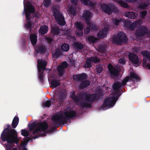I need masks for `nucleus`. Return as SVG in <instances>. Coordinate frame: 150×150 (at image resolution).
I'll list each match as a JSON object with an SVG mask.
<instances>
[{"mask_svg":"<svg viewBox=\"0 0 150 150\" xmlns=\"http://www.w3.org/2000/svg\"><path fill=\"white\" fill-rule=\"evenodd\" d=\"M21 134L23 136H26L28 135L29 134V132L25 130H22L21 131Z\"/></svg>","mask_w":150,"mask_h":150,"instance_id":"obj_37","label":"nucleus"},{"mask_svg":"<svg viewBox=\"0 0 150 150\" xmlns=\"http://www.w3.org/2000/svg\"><path fill=\"white\" fill-rule=\"evenodd\" d=\"M82 3L85 5H92V4L90 2H88L87 0H80Z\"/></svg>","mask_w":150,"mask_h":150,"instance_id":"obj_40","label":"nucleus"},{"mask_svg":"<svg viewBox=\"0 0 150 150\" xmlns=\"http://www.w3.org/2000/svg\"><path fill=\"white\" fill-rule=\"evenodd\" d=\"M97 94H98V96H99V95H100L101 94L100 93V92L99 91V93H98Z\"/></svg>","mask_w":150,"mask_h":150,"instance_id":"obj_53","label":"nucleus"},{"mask_svg":"<svg viewBox=\"0 0 150 150\" xmlns=\"http://www.w3.org/2000/svg\"><path fill=\"white\" fill-rule=\"evenodd\" d=\"M44 4L45 7H47L50 3V0H44Z\"/></svg>","mask_w":150,"mask_h":150,"instance_id":"obj_42","label":"nucleus"},{"mask_svg":"<svg viewBox=\"0 0 150 150\" xmlns=\"http://www.w3.org/2000/svg\"><path fill=\"white\" fill-rule=\"evenodd\" d=\"M127 39L124 34L122 32H119L117 36H114L112 39V42L114 44H121L126 43Z\"/></svg>","mask_w":150,"mask_h":150,"instance_id":"obj_8","label":"nucleus"},{"mask_svg":"<svg viewBox=\"0 0 150 150\" xmlns=\"http://www.w3.org/2000/svg\"><path fill=\"white\" fill-rule=\"evenodd\" d=\"M59 85V82L55 80L52 81L50 84V86L53 88H55Z\"/></svg>","mask_w":150,"mask_h":150,"instance_id":"obj_32","label":"nucleus"},{"mask_svg":"<svg viewBox=\"0 0 150 150\" xmlns=\"http://www.w3.org/2000/svg\"><path fill=\"white\" fill-rule=\"evenodd\" d=\"M125 16L128 18L134 19L137 16V14H134L133 12H127L125 14Z\"/></svg>","mask_w":150,"mask_h":150,"instance_id":"obj_23","label":"nucleus"},{"mask_svg":"<svg viewBox=\"0 0 150 150\" xmlns=\"http://www.w3.org/2000/svg\"><path fill=\"white\" fill-rule=\"evenodd\" d=\"M39 136H38V137H34V139H36V138H37Z\"/></svg>","mask_w":150,"mask_h":150,"instance_id":"obj_54","label":"nucleus"},{"mask_svg":"<svg viewBox=\"0 0 150 150\" xmlns=\"http://www.w3.org/2000/svg\"><path fill=\"white\" fill-rule=\"evenodd\" d=\"M146 11H144L140 13L141 17L142 18L144 17L146 15Z\"/></svg>","mask_w":150,"mask_h":150,"instance_id":"obj_45","label":"nucleus"},{"mask_svg":"<svg viewBox=\"0 0 150 150\" xmlns=\"http://www.w3.org/2000/svg\"><path fill=\"white\" fill-rule=\"evenodd\" d=\"M139 79V76L135 73L134 72L131 73L130 77H127L123 81L122 83L119 82H115L113 85V88L115 90H117L120 88L122 86L126 84V83L128 81H130L133 79L137 80Z\"/></svg>","mask_w":150,"mask_h":150,"instance_id":"obj_6","label":"nucleus"},{"mask_svg":"<svg viewBox=\"0 0 150 150\" xmlns=\"http://www.w3.org/2000/svg\"><path fill=\"white\" fill-rule=\"evenodd\" d=\"M68 10L69 12V13L71 14H74V13H73L74 10L72 7L70 6H68Z\"/></svg>","mask_w":150,"mask_h":150,"instance_id":"obj_44","label":"nucleus"},{"mask_svg":"<svg viewBox=\"0 0 150 150\" xmlns=\"http://www.w3.org/2000/svg\"><path fill=\"white\" fill-rule=\"evenodd\" d=\"M100 52H102V54H101L103 55V56H105V50H100Z\"/></svg>","mask_w":150,"mask_h":150,"instance_id":"obj_49","label":"nucleus"},{"mask_svg":"<svg viewBox=\"0 0 150 150\" xmlns=\"http://www.w3.org/2000/svg\"><path fill=\"white\" fill-rule=\"evenodd\" d=\"M90 82L88 81H86L82 82L80 84V87L81 88H84L89 85Z\"/></svg>","mask_w":150,"mask_h":150,"instance_id":"obj_30","label":"nucleus"},{"mask_svg":"<svg viewBox=\"0 0 150 150\" xmlns=\"http://www.w3.org/2000/svg\"><path fill=\"white\" fill-rule=\"evenodd\" d=\"M102 10L105 12L110 14L112 11V9L109 6L105 4H102L101 6Z\"/></svg>","mask_w":150,"mask_h":150,"instance_id":"obj_21","label":"nucleus"},{"mask_svg":"<svg viewBox=\"0 0 150 150\" xmlns=\"http://www.w3.org/2000/svg\"><path fill=\"white\" fill-rule=\"evenodd\" d=\"M59 53L60 50H59V51L56 52L53 54V56L54 58H57L59 57Z\"/></svg>","mask_w":150,"mask_h":150,"instance_id":"obj_41","label":"nucleus"},{"mask_svg":"<svg viewBox=\"0 0 150 150\" xmlns=\"http://www.w3.org/2000/svg\"><path fill=\"white\" fill-rule=\"evenodd\" d=\"M127 2L129 3H134L137 0H125Z\"/></svg>","mask_w":150,"mask_h":150,"instance_id":"obj_48","label":"nucleus"},{"mask_svg":"<svg viewBox=\"0 0 150 150\" xmlns=\"http://www.w3.org/2000/svg\"><path fill=\"white\" fill-rule=\"evenodd\" d=\"M108 29L107 28H104L102 30L100 31L98 34V36L99 38H102L106 36Z\"/></svg>","mask_w":150,"mask_h":150,"instance_id":"obj_19","label":"nucleus"},{"mask_svg":"<svg viewBox=\"0 0 150 150\" xmlns=\"http://www.w3.org/2000/svg\"><path fill=\"white\" fill-rule=\"evenodd\" d=\"M118 67L117 65L116 67V68H117V69H116L111 64H109L108 66L109 71L111 74L114 76V78H116L119 76V72L120 70Z\"/></svg>","mask_w":150,"mask_h":150,"instance_id":"obj_13","label":"nucleus"},{"mask_svg":"<svg viewBox=\"0 0 150 150\" xmlns=\"http://www.w3.org/2000/svg\"><path fill=\"white\" fill-rule=\"evenodd\" d=\"M149 1L145 2L142 5H139L138 6V7L141 8L145 9L149 5Z\"/></svg>","mask_w":150,"mask_h":150,"instance_id":"obj_33","label":"nucleus"},{"mask_svg":"<svg viewBox=\"0 0 150 150\" xmlns=\"http://www.w3.org/2000/svg\"><path fill=\"white\" fill-rule=\"evenodd\" d=\"M28 127L30 130L34 129L33 133L37 134L39 136H44L48 132L47 131L48 125L45 122L38 123L37 124L33 123L29 125Z\"/></svg>","mask_w":150,"mask_h":150,"instance_id":"obj_3","label":"nucleus"},{"mask_svg":"<svg viewBox=\"0 0 150 150\" xmlns=\"http://www.w3.org/2000/svg\"><path fill=\"white\" fill-rule=\"evenodd\" d=\"M35 50L38 52H40L43 54L45 51V47L43 45H41L40 47H37L35 48Z\"/></svg>","mask_w":150,"mask_h":150,"instance_id":"obj_24","label":"nucleus"},{"mask_svg":"<svg viewBox=\"0 0 150 150\" xmlns=\"http://www.w3.org/2000/svg\"><path fill=\"white\" fill-rule=\"evenodd\" d=\"M74 46L78 50H81L83 47V45H82L77 42L75 43Z\"/></svg>","mask_w":150,"mask_h":150,"instance_id":"obj_35","label":"nucleus"},{"mask_svg":"<svg viewBox=\"0 0 150 150\" xmlns=\"http://www.w3.org/2000/svg\"><path fill=\"white\" fill-rule=\"evenodd\" d=\"M139 33L137 32L136 35L138 36H144L145 35H148V33L147 32V30L146 28L145 27H143L141 28V30H139Z\"/></svg>","mask_w":150,"mask_h":150,"instance_id":"obj_20","label":"nucleus"},{"mask_svg":"<svg viewBox=\"0 0 150 150\" xmlns=\"http://www.w3.org/2000/svg\"><path fill=\"white\" fill-rule=\"evenodd\" d=\"M47 41L49 42H51L52 41V39L50 38H47Z\"/></svg>","mask_w":150,"mask_h":150,"instance_id":"obj_50","label":"nucleus"},{"mask_svg":"<svg viewBox=\"0 0 150 150\" xmlns=\"http://www.w3.org/2000/svg\"><path fill=\"white\" fill-rule=\"evenodd\" d=\"M69 49V47L68 45L66 44H63L61 46V49L63 51L67 52Z\"/></svg>","mask_w":150,"mask_h":150,"instance_id":"obj_31","label":"nucleus"},{"mask_svg":"<svg viewBox=\"0 0 150 150\" xmlns=\"http://www.w3.org/2000/svg\"><path fill=\"white\" fill-rule=\"evenodd\" d=\"M142 23V21L139 20L133 23L130 26V29L132 30L135 27H138Z\"/></svg>","mask_w":150,"mask_h":150,"instance_id":"obj_26","label":"nucleus"},{"mask_svg":"<svg viewBox=\"0 0 150 150\" xmlns=\"http://www.w3.org/2000/svg\"><path fill=\"white\" fill-rule=\"evenodd\" d=\"M119 63L122 64H124L125 63V60L123 58H121L119 59Z\"/></svg>","mask_w":150,"mask_h":150,"instance_id":"obj_46","label":"nucleus"},{"mask_svg":"<svg viewBox=\"0 0 150 150\" xmlns=\"http://www.w3.org/2000/svg\"><path fill=\"white\" fill-rule=\"evenodd\" d=\"M122 20L120 19V20H119L117 19L116 18H115L114 19L113 21L112 22L115 25H117L121 21H122Z\"/></svg>","mask_w":150,"mask_h":150,"instance_id":"obj_39","label":"nucleus"},{"mask_svg":"<svg viewBox=\"0 0 150 150\" xmlns=\"http://www.w3.org/2000/svg\"><path fill=\"white\" fill-rule=\"evenodd\" d=\"M90 31V29L88 27H87L86 29H85V32L86 33H88Z\"/></svg>","mask_w":150,"mask_h":150,"instance_id":"obj_47","label":"nucleus"},{"mask_svg":"<svg viewBox=\"0 0 150 150\" xmlns=\"http://www.w3.org/2000/svg\"><path fill=\"white\" fill-rule=\"evenodd\" d=\"M56 1H59L60 0H55Z\"/></svg>","mask_w":150,"mask_h":150,"instance_id":"obj_55","label":"nucleus"},{"mask_svg":"<svg viewBox=\"0 0 150 150\" xmlns=\"http://www.w3.org/2000/svg\"><path fill=\"white\" fill-rule=\"evenodd\" d=\"M75 25L77 28V30L76 31V34L78 36H82L83 34L82 31V30L83 29L82 23L79 22H77L75 23Z\"/></svg>","mask_w":150,"mask_h":150,"instance_id":"obj_16","label":"nucleus"},{"mask_svg":"<svg viewBox=\"0 0 150 150\" xmlns=\"http://www.w3.org/2000/svg\"><path fill=\"white\" fill-rule=\"evenodd\" d=\"M100 60L96 57H91L87 59L86 63L84 64L85 67H91V63L94 62L97 63L99 62Z\"/></svg>","mask_w":150,"mask_h":150,"instance_id":"obj_15","label":"nucleus"},{"mask_svg":"<svg viewBox=\"0 0 150 150\" xmlns=\"http://www.w3.org/2000/svg\"><path fill=\"white\" fill-rule=\"evenodd\" d=\"M23 142L21 143V146L23 147V148L25 147L26 145H27V143L29 141H22Z\"/></svg>","mask_w":150,"mask_h":150,"instance_id":"obj_43","label":"nucleus"},{"mask_svg":"<svg viewBox=\"0 0 150 150\" xmlns=\"http://www.w3.org/2000/svg\"><path fill=\"white\" fill-rule=\"evenodd\" d=\"M117 94H111L105 100L102 108L105 110L113 107L117 100Z\"/></svg>","mask_w":150,"mask_h":150,"instance_id":"obj_5","label":"nucleus"},{"mask_svg":"<svg viewBox=\"0 0 150 150\" xmlns=\"http://www.w3.org/2000/svg\"><path fill=\"white\" fill-rule=\"evenodd\" d=\"M70 96L74 101L77 102L78 105L81 107L88 106L89 104L96 98V95H83L77 98L75 96L74 92H71Z\"/></svg>","mask_w":150,"mask_h":150,"instance_id":"obj_1","label":"nucleus"},{"mask_svg":"<svg viewBox=\"0 0 150 150\" xmlns=\"http://www.w3.org/2000/svg\"><path fill=\"white\" fill-rule=\"evenodd\" d=\"M19 118L17 117H15L13 118L12 123V126L13 128H15L18 125Z\"/></svg>","mask_w":150,"mask_h":150,"instance_id":"obj_28","label":"nucleus"},{"mask_svg":"<svg viewBox=\"0 0 150 150\" xmlns=\"http://www.w3.org/2000/svg\"><path fill=\"white\" fill-rule=\"evenodd\" d=\"M48 30V27L46 25H43L40 27L39 33L40 34H44L47 33Z\"/></svg>","mask_w":150,"mask_h":150,"instance_id":"obj_22","label":"nucleus"},{"mask_svg":"<svg viewBox=\"0 0 150 150\" xmlns=\"http://www.w3.org/2000/svg\"><path fill=\"white\" fill-rule=\"evenodd\" d=\"M18 142L19 141H7V143H8L5 144V146L7 149V150H8V149L11 148V144L15 143L17 144L18 143ZM12 150H17V149L16 148H15L13 149Z\"/></svg>","mask_w":150,"mask_h":150,"instance_id":"obj_25","label":"nucleus"},{"mask_svg":"<svg viewBox=\"0 0 150 150\" xmlns=\"http://www.w3.org/2000/svg\"><path fill=\"white\" fill-rule=\"evenodd\" d=\"M141 53L144 56L143 60V65L150 69V52L144 51L141 52Z\"/></svg>","mask_w":150,"mask_h":150,"instance_id":"obj_10","label":"nucleus"},{"mask_svg":"<svg viewBox=\"0 0 150 150\" xmlns=\"http://www.w3.org/2000/svg\"><path fill=\"white\" fill-rule=\"evenodd\" d=\"M38 68L39 74V78L42 81L44 77L43 70L45 69L47 65V62L42 59L38 60Z\"/></svg>","mask_w":150,"mask_h":150,"instance_id":"obj_9","label":"nucleus"},{"mask_svg":"<svg viewBox=\"0 0 150 150\" xmlns=\"http://www.w3.org/2000/svg\"><path fill=\"white\" fill-rule=\"evenodd\" d=\"M87 40L89 42H94L96 41L97 39L93 36H91L88 37Z\"/></svg>","mask_w":150,"mask_h":150,"instance_id":"obj_34","label":"nucleus"},{"mask_svg":"<svg viewBox=\"0 0 150 150\" xmlns=\"http://www.w3.org/2000/svg\"><path fill=\"white\" fill-rule=\"evenodd\" d=\"M63 31V30H58L57 28H54L53 27H52L51 28L52 32L55 34H58L59 35H60V33H62Z\"/></svg>","mask_w":150,"mask_h":150,"instance_id":"obj_29","label":"nucleus"},{"mask_svg":"<svg viewBox=\"0 0 150 150\" xmlns=\"http://www.w3.org/2000/svg\"><path fill=\"white\" fill-rule=\"evenodd\" d=\"M53 16L58 23L60 25H64L65 24L64 18L61 13L57 11H54Z\"/></svg>","mask_w":150,"mask_h":150,"instance_id":"obj_11","label":"nucleus"},{"mask_svg":"<svg viewBox=\"0 0 150 150\" xmlns=\"http://www.w3.org/2000/svg\"><path fill=\"white\" fill-rule=\"evenodd\" d=\"M25 0L24 2V10L23 14H24L25 13L27 21L25 25V27L27 28H31L33 27L34 25L31 21L30 22V17L31 14L34 12L35 8L30 2H28L26 4Z\"/></svg>","mask_w":150,"mask_h":150,"instance_id":"obj_4","label":"nucleus"},{"mask_svg":"<svg viewBox=\"0 0 150 150\" xmlns=\"http://www.w3.org/2000/svg\"><path fill=\"white\" fill-rule=\"evenodd\" d=\"M37 36L35 34L31 35L30 36V40L33 45L35 46L37 42Z\"/></svg>","mask_w":150,"mask_h":150,"instance_id":"obj_27","label":"nucleus"},{"mask_svg":"<svg viewBox=\"0 0 150 150\" xmlns=\"http://www.w3.org/2000/svg\"><path fill=\"white\" fill-rule=\"evenodd\" d=\"M2 141H18L19 140L17 136V133L15 130H12L7 134L3 131L1 134Z\"/></svg>","mask_w":150,"mask_h":150,"instance_id":"obj_7","label":"nucleus"},{"mask_svg":"<svg viewBox=\"0 0 150 150\" xmlns=\"http://www.w3.org/2000/svg\"><path fill=\"white\" fill-rule=\"evenodd\" d=\"M96 73H100L103 70V68L101 65L97 66L96 67Z\"/></svg>","mask_w":150,"mask_h":150,"instance_id":"obj_36","label":"nucleus"},{"mask_svg":"<svg viewBox=\"0 0 150 150\" xmlns=\"http://www.w3.org/2000/svg\"><path fill=\"white\" fill-rule=\"evenodd\" d=\"M86 75L85 74H81L75 75L73 76V79L76 81H79L85 79L86 78Z\"/></svg>","mask_w":150,"mask_h":150,"instance_id":"obj_18","label":"nucleus"},{"mask_svg":"<svg viewBox=\"0 0 150 150\" xmlns=\"http://www.w3.org/2000/svg\"><path fill=\"white\" fill-rule=\"evenodd\" d=\"M75 112L68 107L63 111H61L57 113L53 117V119L57 123L64 122L67 118H70L74 117Z\"/></svg>","mask_w":150,"mask_h":150,"instance_id":"obj_2","label":"nucleus"},{"mask_svg":"<svg viewBox=\"0 0 150 150\" xmlns=\"http://www.w3.org/2000/svg\"><path fill=\"white\" fill-rule=\"evenodd\" d=\"M129 60L134 64L138 65L140 64V62L136 55L133 53H130L129 55Z\"/></svg>","mask_w":150,"mask_h":150,"instance_id":"obj_14","label":"nucleus"},{"mask_svg":"<svg viewBox=\"0 0 150 150\" xmlns=\"http://www.w3.org/2000/svg\"><path fill=\"white\" fill-rule=\"evenodd\" d=\"M71 1L73 3V4H76L77 2V0H71Z\"/></svg>","mask_w":150,"mask_h":150,"instance_id":"obj_51","label":"nucleus"},{"mask_svg":"<svg viewBox=\"0 0 150 150\" xmlns=\"http://www.w3.org/2000/svg\"><path fill=\"white\" fill-rule=\"evenodd\" d=\"M21 150H27V149L25 147H23Z\"/></svg>","mask_w":150,"mask_h":150,"instance_id":"obj_52","label":"nucleus"},{"mask_svg":"<svg viewBox=\"0 0 150 150\" xmlns=\"http://www.w3.org/2000/svg\"><path fill=\"white\" fill-rule=\"evenodd\" d=\"M67 64L66 62H64L62 63L61 65L59 66L57 68L58 75L59 76H62L64 73V69L67 67Z\"/></svg>","mask_w":150,"mask_h":150,"instance_id":"obj_17","label":"nucleus"},{"mask_svg":"<svg viewBox=\"0 0 150 150\" xmlns=\"http://www.w3.org/2000/svg\"><path fill=\"white\" fill-rule=\"evenodd\" d=\"M51 103V102L50 100L46 101L45 103H43V105L45 107H49Z\"/></svg>","mask_w":150,"mask_h":150,"instance_id":"obj_38","label":"nucleus"},{"mask_svg":"<svg viewBox=\"0 0 150 150\" xmlns=\"http://www.w3.org/2000/svg\"><path fill=\"white\" fill-rule=\"evenodd\" d=\"M92 16V14L89 11H87L84 13L83 16L82 17V19L85 20L88 24V26L90 27L91 28H93L95 27V26L92 24L91 25V23H89L90 18Z\"/></svg>","mask_w":150,"mask_h":150,"instance_id":"obj_12","label":"nucleus"}]
</instances>
